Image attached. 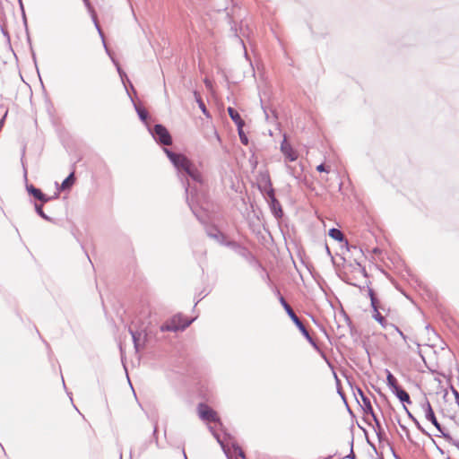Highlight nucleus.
<instances>
[{
  "mask_svg": "<svg viewBox=\"0 0 459 459\" xmlns=\"http://www.w3.org/2000/svg\"><path fill=\"white\" fill-rule=\"evenodd\" d=\"M398 459H401V458H398Z\"/></svg>",
  "mask_w": 459,
  "mask_h": 459,
  "instance_id": "0e129e2a",
  "label": "nucleus"
},
{
  "mask_svg": "<svg viewBox=\"0 0 459 459\" xmlns=\"http://www.w3.org/2000/svg\"><path fill=\"white\" fill-rule=\"evenodd\" d=\"M129 332H130V334L132 335L134 349L136 351H138L140 349L139 342H140L141 333L139 332L134 331L132 329H129Z\"/></svg>",
  "mask_w": 459,
  "mask_h": 459,
  "instance_id": "5701e85b",
  "label": "nucleus"
},
{
  "mask_svg": "<svg viewBox=\"0 0 459 459\" xmlns=\"http://www.w3.org/2000/svg\"><path fill=\"white\" fill-rule=\"evenodd\" d=\"M369 415L372 417V419L375 422V431H376L378 440L381 442L385 437V432L384 429L382 428L380 420H378L376 413L373 412V414H369Z\"/></svg>",
  "mask_w": 459,
  "mask_h": 459,
  "instance_id": "dca6fc26",
  "label": "nucleus"
},
{
  "mask_svg": "<svg viewBox=\"0 0 459 459\" xmlns=\"http://www.w3.org/2000/svg\"><path fill=\"white\" fill-rule=\"evenodd\" d=\"M398 333L403 340L407 339V336L401 330L398 332Z\"/></svg>",
  "mask_w": 459,
  "mask_h": 459,
  "instance_id": "09e8293b",
  "label": "nucleus"
},
{
  "mask_svg": "<svg viewBox=\"0 0 459 459\" xmlns=\"http://www.w3.org/2000/svg\"><path fill=\"white\" fill-rule=\"evenodd\" d=\"M75 182L74 173L71 172L62 182L60 186V190L65 191L71 189Z\"/></svg>",
  "mask_w": 459,
  "mask_h": 459,
  "instance_id": "6ab92c4d",
  "label": "nucleus"
},
{
  "mask_svg": "<svg viewBox=\"0 0 459 459\" xmlns=\"http://www.w3.org/2000/svg\"><path fill=\"white\" fill-rule=\"evenodd\" d=\"M214 437L218 441V443L221 445V449L223 450L224 454L226 455L228 459H231L230 449L227 447V446L224 444V442L220 438V436L216 432H212Z\"/></svg>",
  "mask_w": 459,
  "mask_h": 459,
  "instance_id": "a878e982",
  "label": "nucleus"
},
{
  "mask_svg": "<svg viewBox=\"0 0 459 459\" xmlns=\"http://www.w3.org/2000/svg\"><path fill=\"white\" fill-rule=\"evenodd\" d=\"M372 317L379 323V325L384 328L387 329L389 323L386 321V319L382 316L380 311L376 310L375 313H372Z\"/></svg>",
  "mask_w": 459,
  "mask_h": 459,
  "instance_id": "4be33fe9",
  "label": "nucleus"
},
{
  "mask_svg": "<svg viewBox=\"0 0 459 459\" xmlns=\"http://www.w3.org/2000/svg\"><path fill=\"white\" fill-rule=\"evenodd\" d=\"M370 305H371V307H372V313H375L376 310L377 311H380V310H383L385 311V307L382 306L380 300L377 298H372V299L370 300Z\"/></svg>",
  "mask_w": 459,
  "mask_h": 459,
  "instance_id": "b1692460",
  "label": "nucleus"
},
{
  "mask_svg": "<svg viewBox=\"0 0 459 459\" xmlns=\"http://www.w3.org/2000/svg\"><path fill=\"white\" fill-rule=\"evenodd\" d=\"M163 152L178 171L193 214L203 222L204 212L209 210V195L201 172L184 154L174 152L166 147L163 148Z\"/></svg>",
  "mask_w": 459,
  "mask_h": 459,
  "instance_id": "f257e3e1",
  "label": "nucleus"
},
{
  "mask_svg": "<svg viewBox=\"0 0 459 459\" xmlns=\"http://www.w3.org/2000/svg\"><path fill=\"white\" fill-rule=\"evenodd\" d=\"M262 108L264 110L266 119L269 118V112L272 113V115L273 116L274 118H277L276 111L274 109H273L272 108L264 106L262 104Z\"/></svg>",
  "mask_w": 459,
  "mask_h": 459,
  "instance_id": "f704fd0d",
  "label": "nucleus"
},
{
  "mask_svg": "<svg viewBox=\"0 0 459 459\" xmlns=\"http://www.w3.org/2000/svg\"><path fill=\"white\" fill-rule=\"evenodd\" d=\"M83 2H84V4L88 8V10H89V12H90V13L91 15V18H92V21H93V22L95 24L96 29L98 30V31H99L102 40L104 41V35H103V32H102V30L100 29V24L98 22L97 15H96V13H95L93 7L91 6V4L89 0H83Z\"/></svg>",
  "mask_w": 459,
  "mask_h": 459,
  "instance_id": "2eb2a0df",
  "label": "nucleus"
},
{
  "mask_svg": "<svg viewBox=\"0 0 459 459\" xmlns=\"http://www.w3.org/2000/svg\"><path fill=\"white\" fill-rule=\"evenodd\" d=\"M397 399L403 403V406H406L405 404L411 403L410 395L406 391H404L401 394H399V396H397Z\"/></svg>",
  "mask_w": 459,
  "mask_h": 459,
  "instance_id": "cd10ccee",
  "label": "nucleus"
},
{
  "mask_svg": "<svg viewBox=\"0 0 459 459\" xmlns=\"http://www.w3.org/2000/svg\"><path fill=\"white\" fill-rule=\"evenodd\" d=\"M194 95H195V101L197 102L198 107L201 109L202 113L205 117H210V113H209V111H208V109H207L204 100H202L200 94L197 91H194Z\"/></svg>",
  "mask_w": 459,
  "mask_h": 459,
  "instance_id": "412c9836",
  "label": "nucleus"
},
{
  "mask_svg": "<svg viewBox=\"0 0 459 459\" xmlns=\"http://www.w3.org/2000/svg\"><path fill=\"white\" fill-rule=\"evenodd\" d=\"M437 448L442 455L444 454V450H442L439 446H437Z\"/></svg>",
  "mask_w": 459,
  "mask_h": 459,
  "instance_id": "6e6d98bb",
  "label": "nucleus"
},
{
  "mask_svg": "<svg viewBox=\"0 0 459 459\" xmlns=\"http://www.w3.org/2000/svg\"><path fill=\"white\" fill-rule=\"evenodd\" d=\"M359 428L363 430V432L365 433V435L367 436V430L365 429H363L362 427L359 426Z\"/></svg>",
  "mask_w": 459,
  "mask_h": 459,
  "instance_id": "4d7b16f0",
  "label": "nucleus"
},
{
  "mask_svg": "<svg viewBox=\"0 0 459 459\" xmlns=\"http://www.w3.org/2000/svg\"><path fill=\"white\" fill-rule=\"evenodd\" d=\"M426 329H427V330H429V329H430V325H428L426 326Z\"/></svg>",
  "mask_w": 459,
  "mask_h": 459,
  "instance_id": "680f3d73",
  "label": "nucleus"
},
{
  "mask_svg": "<svg viewBox=\"0 0 459 459\" xmlns=\"http://www.w3.org/2000/svg\"><path fill=\"white\" fill-rule=\"evenodd\" d=\"M182 453H183L184 458L187 459V456H186V451H185L184 447L182 448Z\"/></svg>",
  "mask_w": 459,
  "mask_h": 459,
  "instance_id": "3c124183",
  "label": "nucleus"
},
{
  "mask_svg": "<svg viewBox=\"0 0 459 459\" xmlns=\"http://www.w3.org/2000/svg\"><path fill=\"white\" fill-rule=\"evenodd\" d=\"M205 231L209 238H212L221 246L226 247V243L230 242L226 235L222 233L216 226L206 227Z\"/></svg>",
  "mask_w": 459,
  "mask_h": 459,
  "instance_id": "1a4fd4ad",
  "label": "nucleus"
},
{
  "mask_svg": "<svg viewBox=\"0 0 459 459\" xmlns=\"http://www.w3.org/2000/svg\"><path fill=\"white\" fill-rule=\"evenodd\" d=\"M198 415L201 420L209 421V422H220L221 420L217 414V412L212 409L209 405L200 403L197 407Z\"/></svg>",
  "mask_w": 459,
  "mask_h": 459,
  "instance_id": "6e6552de",
  "label": "nucleus"
},
{
  "mask_svg": "<svg viewBox=\"0 0 459 459\" xmlns=\"http://www.w3.org/2000/svg\"><path fill=\"white\" fill-rule=\"evenodd\" d=\"M400 427L402 428V429H403L405 431H408V429L405 426L400 424Z\"/></svg>",
  "mask_w": 459,
  "mask_h": 459,
  "instance_id": "864d4df0",
  "label": "nucleus"
},
{
  "mask_svg": "<svg viewBox=\"0 0 459 459\" xmlns=\"http://www.w3.org/2000/svg\"><path fill=\"white\" fill-rule=\"evenodd\" d=\"M256 164H257V162H256V161L252 162V165H254V166H253V168H254V169L256 167Z\"/></svg>",
  "mask_w": 459,
  "mask_h": 459,
  "instance_id": "bf43d9fd",
  "label": "nucleus"
},
{
  "mask_svg": "<svg viewBox=\"0 0 459 459\" xmlns=\"http://www.w3.org/2000/svg\"><path fill=\"white\" fill-rule=\"evenodd\" d=\"M385 372H386V384H387L388 387L398 383L396 377L391 373V371L386 369Z\"/></svg>",
  "mask_w": 459,
  "mask_h": 459,
  "instance_id": "c756f323",
  "label": "nucleus"
},
{
  "mask_svg": "<svg viewBox=\"0 0 459 459\" xmlns=\"http://www.w3.org/2000/svg\"><path fill=\"white\" fill-rule=\"evenodd\" d=\"M43 205H44V204H42L41 202H39V203L34 202V210H35L36 213L43 220L52 222L53 219L44 212Z\"/></svg>",
  "mask_w": 459,
  "mask_h": 459,
  "instance_id": "aec40b11",
  "label": "nucleus"
},
{
  "mask_svg": "<svg viewBox=\"0 0 459 459\" xmlns=\"http://www.w3.org/2000/svg\"><path fill=\"white\" fill-rule=\"evenodd\" d=\"M265 183L267 184L268 186H270L265 200L270 207L271 212L277 220L281 219L283 217V210L281 204L275 196V191L274 188L273 187L272 180H269L265 177Z\"/></svg>",
  "mask_w": 459,
  "mask_h": 459,
  "instance_id": "39448f33",
  "label": "nucleus"
},
{
  "mask_svg": "<svg viewBox=\"0 0 459 459\" xmlns=\"http://www.w3.org/2000/svg\"><path fill=\"white\" fill-rule=\"evenodd\" d=\"M58 196H59V192H56L53 195H48V197L50 198V201L58 198Z\"/></svg>",
  "mask_w": 459,
  "mask_h": 459,
  "instance_id": "a18cd8bd",
  "label": "nucleus"
},
{
  "mask_svg": "<svg viewBox=\"0 0 459 459\" xmlns=\"http://www.w3.org/2000/svg\"><path fill=\"white\" fill-rule=\"evenodd\" d=\"M368 294L370 300L372 299V298H377V294L375 293L374 290L369 287H368Z\"/></svg>",
  "mask_w": 459,
  "mask_h": 459,
  "instance_id": "79ce46f5",
  "label": "nucleus"
},
{
  "mask_svg": "<svg viewBox=\"0 0 459 459\" xmlns=\"http://www.w3.org/2000/svg\"><path fill=\"white\" fill-rule=\"evenodd\" d=\"M237 128H238V136H239V140H240L241 143L244 145H247L248 138L246 135V134L244 133L243 127H237Z\"/></svg>",
  "mask_w": 459,
  "mask_h": 459,
  "instance_id": "2f4dec72",
  "label": "nucleus"
},
{
  "mask_svg": "<svg viewBox=\"0 0 459 459\" xmlns=\"http://www.w3.org/2000/svg\"><path fill=\"white\" fill-rule=\"evenodd\" d=\"M416 428L424 435L428 436V437H431V435L420 425V421L416 419L412 421Z\"/></svg>",
  "mask_w": 459,
  "mask_h": 459,
  "instance_id": "c9c22d12",
  "label": "nucleus"
},
{
  "mask_svg": "<svg viewBox=\"0 0 459 459\" xmlns=\"http://www.w3.org/2000/svg\"><path fill=\"white\" fill-rule=\"evenodd\" d=\"M228 114L231 120L235 123L237 127H243L245 125L244 120L242 119L239 113L232 107H229L227 108Z\"/></svg>",
  "mask_w": 459,
  "mask_h": 459,
  "instance_id": "4468645a",
  "label": "nucleus"
},
{
  "mask_svg": "<svg viewBox=\"0 0 459 459\" xmlns=\"http://www.w3.org/2000/svg\"><path fill=\"white\" fill-rule=\"evenodd\" d=\"M32 57H33V60L36 61V56H35L34 53H32Z\"/></svg>",
  "mask_w": 459,
  "mask_h": 459,
  "instance_id": "052dcab7",
  "label": "nucleus"
},
{
  "mask_svg": "<svg viewBox=\"0 0 459 459\" xmlns=\"http://www.w3.org/2000/svg\"><path fill=\"white\" fill-rule=\"evenodd\" d=\"M355 394H358L362 401V410L365 414H373L374 410L370 399L365 394L360 387H356Z\"/></svg>",
  "mask_w": 459,
  "mask_h": 459,
  "instance_id": "9b49d317",
  "label": "nucleus"
},
{
  "mask_svg": "<svg viewBox=\"0 0 459 459\" xmlns=\"http://www.w3.org/2000/svg\"><path fill=\"white\" fill-rule=\"evenodd\" d=\"M367 442L375 449V446L369 441L368 437H367Z\"/></svg>",
  "mask_w": 459,
  "mask_h": 459,
  "instance_id": "603ef678",
  "label": "nucleus"
},
{
  "mask_svg": "<svg viewBox=\"0 0 459 459\" xmlns=\"http://www.w3.org/2000/svg\"><path fill=\"white\" fill-rule=\"evenodd\" d=\"M389 388H390L391 392H392V393H393L396 397H397V396H399V394H401L403 392H404V391H405L402 386H400V385H398V383H397V384H395V385H392V386H390Z\"/></svg>",
  "mask_w": 459,
  "mask_h": 459,
  "instance_id": "473e14b6",
  "label": "nucleus"
},
{
  "mask_svg": "<svg viewBox=\"0 0 459 459\" xmlns=\"http://www.w3.org/2000/svg\"><path fill=\"white\" fill-rule=\"evenodd\" d=\"M18 3H19V5H20L22 13V17H23L24 23L26 24L27 22H26V16H25V12H24V7H23L22 0H18Z\"/></svg>",
  "mask_w": 459,
  "mask_h": 459,
  "instance_id": "ea45409f",
  "label": "nucleus"
},
{
  "mask_svg": "<svg viewBox=\"0 0 459 459\" xmlns=\"http://www.w3.org/2000/svg\"><path fill=\"white\" fill-rule=\"evenodd\" d=\"M287 170L290 176H292L295 178H299L302 173V168H296L292 167L290 165L287 166Z\"/></svg>",
  "mask_w": 459,
  "mask_h": 459,
  "instance_id": "393cba45",
  "label": "nucleus"
},
{
  "mask_svg": "<svg viewBox=\"0 0 459 459\" xmlns=\"http://www.w3.org/2000/svg\"><path fill=\"white\" fill-rule=\"evenodd\" d=\"M152 442L153 441L158 448H160L159 439H158V422L157 420H154L153 422V431H152V438L151 439Z\"/></svg>",
  "mask_w": 459,
  "mask_h": 459,
  "instance_id": "c85d7f7f",
  "label": "nucleus"
},
{
  "mask_svg": "<svg viewBox=\"0 0 459 459\" xmlns=\"http://www.w3.org/2000/svg\"><path fill=\"white\" fill-rule=\"evenodd\" d=\"M325 249H326V252L328 253V255H331L330 249L327 245L325 246Z\"/></svg>",
  "mask_w": 459,
  "mask_h": 459,
  "instance_id": "5fc2aeb1",
  "label": "nucleus"
},
{
  "mask_svg": "<svg viewBox=\"0 0 459 459\" xmlns=\"http://www.w3.org/2000/svg\"><path fill=\"white\" fill-rule=\"evenodd\" d=\"M421 408L424 411L426 420L433 424V426L447 442L451 443L453 446H456L459 449V442L457 440H455L448 432H445L444 428L438 422L435 415L434 410L427 398L421 403Z\"/></svg>",
  "mask_w": 459,
  "mask_h": 459,
  "instance_id": "7ed1b4c3",
  "label": "nucleus"
},
{
  "mask_svg": "<svg viewBox=\"0 0 459 459\" xmlns=\"http://www.w3.org/2000/svg\"><path fill=\"white\" fill-rule=\"evenodd\" d=\"M148 131L159 144L166 146L172 143L171 134L163 125L156 124L153 127L148 126Z\"/></svg>",
  "mask_w": 459,
  "mask_h": 459,
  "instance_id": "423d86ee",
  "label": "nucleus"
},
{
  "mask_svg": "<svg viewBox=\"0 0 459 459\" xmlns=\"http://www.w3.org/2000/svg\"><path fill=\"white\" fill-rule=\"evenodd\" d=\"M351 447H353V439L351 440ZM346 458H349V459H356V455L355 453L353 452V448H351V452L350 454L346 456Z\"/></svg>",
  "mask_w": 459,
  "mask_h": 459,
  "instance_id": "58836bf2",
  "label": "nucleus"
},
{
  "mask_svg": "<svg viewBox=\"0 0 459 459\" xmlns=\"http://www.w3.org/2000/svg\"><path fill=\"white\" fill-rule=\"evenodd\" d=\"M316 170H317L318 172H326V173H328V172H329V167H328V166H326V165H325V164H324V163H321V164H319V165L316 167Z\"/></svg>",
  "mask_w": 459,
  "mask_h": 459,
  "instance_id": "4c0bfd02",
  "label": "nucleus"
},
{
  "mask_svg": "<svg viewBox=\"0 0 459 459\" xmlns=\"http://www.w3.org/2000/svg\"><path fill=\"white\" fill-rule=\"evenodd\" d=\"M389 388H390L391 392H392V393H393L396 397H397V396H399V394H401L403 392H404V391H405L402 386H400V385H398V383H397V384H395V385H392V386H390Z\"/></svg>",
  "mask_w": 459,
  "mask_h": 459,
  "instance_id": "72a5a7b5",
  "label": "nucleus"
},
{
  "mask_svg": "<svg viewBox=\"0 0 459 459\" xmlns=\"http://www.w3.org/2000/svg\"><path fill=\"white\" fill-rule=\"evenodd\" d=\"M281 151L284 154L285 158L288 159L290 161H294L298 158L296 152L292 149L291 145L289 143H287L285 139L282 141L281 144Z\"/></svg>",
  "mask_w": 459,
  "mask_h": 459,
  "instance_id": "f8f14e48",
  "label": "nucleus"
},
{
  "mask_svg": "<svg viewBox=\"0 0 459 459\" xmlns=\"http://www.w3.org/2000/svg\"><path fill=\"white\" fill-rule=\"evenodd\" d=\"M388 327H392L394 328L397 333L400 331V328L397 327L395 325L392 324V323H389V325Z\"/></svg>",
  "mask_w": 459,
  "mask_h": 459,
  "instance_id": "de8ad7c7",
  "label": "nucleus"
},
{
  "mask_svg": "<svg viewBox=\"0 0 459 459\" xmlns=\"http://www.w3.org/2000/svg\"><path fill=\"white\" fill-rule=\"evenodd\" d=\"M380 459H383V458H380Z\"/></svg>",
  "mask_w": 459,
  "mask_h": 459,
  "instance_id": "69168bd1",
  "label": "nucleus"
},
{
  "mask_svg": "<svg viewBox=\"0 0 459 459\" xmlns=\"http://www.w3.org/2000/svg\"><path fill=\"white\" fill-rule=\"evenodd\" d=\"M195 318L187 319L182 314L173 316L169 320L166 321L160 327L161 332H178L184 331L193 322Z\"/></svg>",
  "mask_w": 459,
  "mask_h": 459,
  "instance_id": "20e7f679",
  "label": "nucleus"
},
{
  "mask_svg": "<svg viewBox=\"0 0 459 459\" xmlns=\"http://www.w3.org/2000/svg\"><path fill=\"white\" fill-rule=\"evenodd\" d=\"M256 164H257V162H256V161L252 162V165H254V166H253V168H254V169L256 167Z\"/></svg>",
  "mask_w": 459,
  "mask_h": 459,
  "instance_id": "13d9d810",
  "label": "nucleus"
},
{
  "mask_svg": "<svg viewBox=\"0 0 459 459\" xmlns=\"http://www.w3.org/2000/svg\"><path fill=\"white\" fill-rule=\"evenodd\" d=\"M390 449H391L392 455H393V456H394V459L401 458V457L396 454L395 450H394L393 447H391Z\"/></svg>",
  "mask_w": 459,
  "mask_h": 459,
  "instance_id": "49530a36",
  "label": "nucleus"
},
{
  "mask_svg": "<svg viewBox=\"0 0 459 459\" xmlns=\"http://www.w3.org/2000/svg\"><path fill=\"white\" fill-rule=\"evenodd\" d=\"M135 111L140 118V120L146 125V126H150L148 124V120L150 118L149 112L142 106L134 103Z\"/></svg>",
  "mask_w": 459,
  "mask_h": 459,
  "instance_id": "f3484780",
  "label": "nucleus"
},
{
  "mask_svg": "<svg viewBox=\"0 0 459 459\" xmlns=\"http://www.w3.org/2000/svg\"><path fill=\"white\" fill-rule=\"evenodd\" d=\"M231 447L238 456H239L242 459H246V455L238 443L233 442L231 444Z\"/></svg>",
  "mask_w": 459,
  "mask_h": 459,
  "instance_id": "7c9ffc66",
  "label": "nucleus"
},
{
  "mask_svg": "<svg viewBox=\"0 0 459 459\" xmlns=\"http://www.w3.org/2000/svg\"><path fill=\"white\" fill-rule=\"evenodd\" d=\"M26 191L30 196L33 197L38 202H41L42 204L50 202V198L48 197V195L44 194L40 188L36 187L32 184L26 183Z\"/></svg>",
  "mask_w": 459,
  "mask_h": 459,
  "instance_id": "9d476101",
  "label": "nucleus"
},
{
  "mask_svg": "<svg viewBox=\"0 0 459 459\" xmlns=\"http://www.w3.org/2000/svg\"><path fill=\"white\" fill-rule=\"evenodd\" d=\"M338 392H339V394H341V395L343 397V395H342V392H341L340 390H339Z\"/></svg>",
  "mask_w": 459,
  "mask_h": 459,
  "instance_id": "e2e57ef3",
  "label": "nucleus"
},
{
  "mask_svg": "<svg viewBox=\"0 0 459 459\" xmlns=\"http://www.w3.org/2000/svg\"><path fill=\"white\" fill-rule=\"evenodd\" d=\"M276 293L279 297V301L284 310L286 311L289 317L291 319L293 324L298 327L301 334L306 338V340L312 345V347L316 350L320 351L319 346L317 345L316 342L313 339V337L310 335L309 332L304 325V324L301 322V320L297 316L291 307L288 304L286 299L281 296L279 290H276Z\"/></svg>",
  "mask_w": 459,
  "mask_h": 459,
  "instance_id": "f03ea898",
  "label": "nucleus"
},
{
  "mask_svg": "<svg viewBox=\"0 0 459 459\" xmlns=\"http://www.w3.org/2000/svg\"><path fill=\"white\" fill-rule=\"evenodd\" d=\"M403 409H404V411H405V412H406V414H407V416H408V418H409L410 420H411L412 421H413L414 420H416V418H415V417L413 416V414H412V413L408 410V408H407L406 406H403Z\"/></svg>",
  "mask_w": 459,
  "mask_h": 459,
  "instance_id": "a19ab883",
  "label": "nucleus"
},
{
  "mask_svg": "<svg viewBox=\"0 0 459 459\" xmlns=\"http://www.w3.org/2000/svg\"><path fill=\"white\" fill-rule=\"evenodd\" d=\"M117 68L123 83L125 84V78L129 82L126 74L121 69V67L118 65H117Z\"/></svg>",
  "mask_w": 459,
  "mask_h": 459,
  "instance_id": "e433bc0d",
  "label": "nucleus"
},
{
  "mask_svg": "<svg viewBox=\"0 0 459 459\" xmlns=\"http://www.w3.org/2000/svg\"><path fill=\"white\" fill-rule=\"evenodd\" d=\"M22 166H24L22 159ZM23 169H24V177L26 178L27 177V171H26L25 167H23Z\"/></svg>",
  "mask_w": 459,
  "mask_h": 459,
  "instance_id": "8fccbe9b",
  "label": "nucleus"
},
{
  "mask_svg": "<svg viewBox=\"0 0 459 459\" xmlns=\"http://www.w3.org/2000/svg\"><path fill=\"white\" fill-rule=\"evenodd\" d=\"M265 177L271 180L270 175L267 171L262 172L259 175V182H258V188L260 192L263 194V195L267 197V192L269 191V187L267 184L265 183Z\"/></svg>",
  "mask_w": 459,
  "mask_h": 459,
  "instance_id": "ddd939ff",
  "label": "nucleus"
},
{
  "mask_svg": "<svg viewBox=\"0 0 459 459\" xmlns=\"http://www.w3.org/2000/svg\"><path fill=\"white\" fill-rule=\"evenodd\" d=\"M151 443L152 440H145L136 448L138 457H140L149 448Z\"/></svg>",
  "mask_w": 459,
  "mask_h": 459,
  "instance_id": "bb28decb",
  "label": "nucleus"
},
{
  "mask_svg": "<svg viewBox=\"0 0 459 459\" xmlns=\"http://www.w3.org/2000/svg\"><path fill=\"white\" fill-rule=\"evenodd\" d=\"M226 247L232 249L236 254L243 257L249 264L257 263L255 256L249 251V249L242 246L240 243L235 240H230L226 243Z\"/></svg>",
  "mask_w": 459,
  "mask_h": 459,
  "instance_id": "0eeeda50",
  "label": "nucleus"
},
{
  "mask_svg": "<svg viewBox=\"0 0 459 459\" xmlns=\"http://www.w3.org/2000/svg\"><path fill=\"white\" fill-rule=\"evenodd\" d=\"M357 265L359 267L361 273L363 276L368 277V273L366 271V268L363 267L359 263H357Z\"/></svg>",
  "mask_w": 459,
  "mask_h": 459,
  "instance_id": "c03bdc74",
  "label": "nucleus"
},
{
  "mask_svg": "<svg viewBox=\"0 0 459 459\" xmlns=\"http://www.w3.org/2000/svg\"><path fill=\"white\" fill-rule=\"evenodd\" d=\"M7 114H8V111L6 110L5 113L4 114L3 117L0 119V130L2 129V127L4 125V121L7 117Z\"/></svg>",
  "mask_w": 459,
  "mask_h": 459,
  "instance_id": "37998d69",
  "label": "nucleus"
},
{
  "mask_svg": "<svg viewBox=\"0 0 459 459\" xmlns=\"http://www.w3.org/2000/svg\"><path fill=\"white\" fill-rule=\"evenodd\" d=\"M328 235L333 239L339 241V242H345V244L348 245V241L346 240L343 233L339 229H336V228L330 229Z\"/></svg>",
  "mask_w": 459,
  "mask_h": 459,
  "instance_id": "a211bd4d",
  "label": "nucleus"
}]
</instances>
